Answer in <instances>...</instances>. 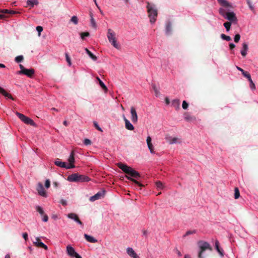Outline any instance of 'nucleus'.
I'll use <instances>...</instances> for the list:
<instances>
[{
	"mask_svg": "<svg viewBox=\"0 0 258 258\" xmlns=\"http://www.w3.org/2000/svg\"><path fill=\"white\" fill-rule=\"evenodd\" d=\"M117 167L121 169L126 174L130 175V176H128L127 175L125 177L131 181L134 182L136 184L140 187H143L144 185L138 182L135 178L138 179L140 177V173L132 168L131 167L128 166L127 165L124 164L121 162H119L116 164Z\"/></svg>",
	"mask_w": 258,
	"mask_h": 258,
	"instance_id": "1",
	"label": "nucleus"
},
{
	"mask_svg": "<svg viewBox=\"0 0 258 258\" xmlns=\"http://www.w3.org/2000/svg\"><path fill=\"white\" fill-rule=\"evenodd\" d=\"M219 14L225 19L228 20V22L236 24L237 22L235 14L233 12H228V10L221 8L219 10Z\"/></svg>",
	"mask_w": 258,
	"mask_h": 258,
	"instance_id": "2",
	"label": "nucleus"
},
{
	"mask_svg": "<svg viewBox=\"0 0 258 258\" xmlns=\"http://www.w3.org/2000/svg\"><path fill=\"white\" fill-rule=\"evenodd\" d=\"M198 245L199 248L198 258H205L204 253L206 250H212V248L209 243L203 240H200L198 242Z\"/></svg>",
	"mask_w": 258,
	"mask_h": 258,
	"instance_id": "3",
	"label": "nucleus"
},
{
	"mask_svg": "<svg viewBox=\"0 0 258 258\" xmlns=\"http://www.w3.org/2000/svg\"><path fill=\"white\" fill-rule=\"evenodd\" d=\"M147 8L150 21L151 23H154L156 21L158 15L157 10L155 6L150 4L149 3H147Z\"/></svg>",
	"mask_w": 258,
	"mask_h": 258,
	"instance_id": "4",
	"label": "nucleus"
},
{
	"mask_svg": "<svg viewBox=\"0 0 258 258\" xmlns=\"http://www.w3.org/2000/svg\"><path fill=\"white\" fill-rule=\"evenodd\" d=\"M67 180L71 182H87L90 180V178L85 175L74 173L69 175Z\"/></svg>",
	"mask_w": 258,
	"mask_h": 258,
	"instance_id": "5",
	"label": "nucleus"
},
{
	"mask_svg": "<svg viewBox=\"0 0 258 258\" xmlns=\"http://www.w3.org/2000/svg\"><path fill=\"white\" fill-rule=\"evenodd\" d=\"M115 32L111 29L107 30V37L109 42L116 49H119L120 45L117 43Z\"/></svg>",
	"mask_w": 258,
	"mask_h": 258,
	"instance_id": "6",
	"label": "nucleus"
},
{
	"mask_svg": "<svg viewBox=\"0 0 258 258\" xmlns=\"http://www.w3.org/2000/svg\"><path fill=\"white\" fill-rule=\"evenodd\" d=\"M19 66L21 70L18 72V74H24L30 78L32 77V76L34 75L35 73V71L34 69H26L22 64H20Z\"/></svg>",
	"mask_w": 258,
	"mask_h": 258,
	"instance_id": "7",
	"label": "nucleus"
},
{
	"mask_svg": "<svg viewBox=\"0 0 258 258\" xmlns=\"http://www.w3.org/2000/svg\"><path fill=\"white\" fill-rule=\"evenodd\" d=\"M16 114L17 115V116L25 123L27 124H30L32 126H34L35 125V123L32 119L27 117L24 114L18 112H17Z\"/></svg>",
	"mask_w": 258,
	"mask_h": 258,
	"instance_id": "8",
	"label": "nucleus"
},
{
	"mask_svg": "<svg viewBox=\"0 0 258 258\" xmlns=\"http://www.w3.org/2000/svg\"><path fill=\"white\" fill-rule=\"evenodd\" d=\"M36 190L38 191V193L39 195L41 196L46 197H47V194L46 191L44 189V188L43 187V185L42 183L41 182H39L37 184Z\"/></svg>",
	"mask_w": 258,
	"mask_h": 258,
	"instance_id": "9",
	"label": "nucleus"
},
{
	"mask_svg": "<svg viewBox=\"0 0 258 258\" xmlns=\"http://www.w3.org/2000/svg\"><path fill=\"white\" fill-rule=\"evenodd\" d=\"M131 120L134 123H136L138 122V117L137 111L134 107L132 106L131 108Z\"/></svg>",
	"mask_w": 258,
	"mask_h": 258,
	"instance_id": "10",
	"label": "nucleus"
},
{
	"mask_svg": "<svg viewBox=\"0 0 258 258\" xmlns=\"http://www.w3.org/2000/svg\"><path fill=\"white\" fill-rule=\"evenodd\" d=\"M33 243L37 247L43 248L45 250L48 249L47 246L41 242L39 237L36 238V241L33 242Z\"/></svg>",
	"mask_w": 258,
	"mask_h": 258,
	"instance_id": "11",
	"label": "nucleus"
},
{
	"mask_svg": "<svg viewBox=\"0 0 258 258\" xmlns=\"http://www.w3.org/2000/svg\"><path fill=\"white\" fill-rule=\"evenodd\" d=\"M67 251L68 254L72 257H75L77 254H78L76 252L75 249L70 245L67 246Z\"/></svg>",
	"mask_w": 258,
	"mask_h": 258,
	"instance_id": "12",
	"label": "nucleus"
},
{
	"mask_svg": "<svg viewBox=\"0 0 258 258\" xmlns=\"http://www.w3.org/2000/svg\"><path fill=\"white\" fill-rule=\"evenodd\" d=\"M68 161L70 163L69 165H68L67 169H71L75 167V165L74 163L75 162V158H74V151L71 152V155L69 156L68 159Z\"/></svg>",
	"mask_w": 258,
	"mask_h": 258,
	"instance_id": "13",
	"label": "nucleus"
},
{
	"mask_svg": "<svg viewBox=\"0 0 258 258\" xmlns=\"http://www.w3.org/2000/svg\"><path fill=\"white\" fill-rule=\"evenodd\" d=\"M104 192L103 191V192L99 191L97 194H96L95 195H94L93 196L91 197L90 198L89 200L91 202H94L97 200H98V199H101V198H103L104 197Z\"/></svg>",
	"mask_w": 258,
	"mask_h": 258,
	"instance_id": "14",
	"label": "nucleus"
},
{
	"mask_svg": "<svg viewBox=\"0 0 258 258\" xmlns=\"http://www.w3.org/2000/svg\"><path fill=\"white\" fill-rule=\"evenodd\" d=\"M123 119L125 122V127L126 129L130 131H133L134 130V126L130 122V121L125 117L124 115L123 116Z\"/></svg>",
	"mask_w": 258,
	"mask_h": 258,
	"instance_id": "15",
	"label": "nucleus"
},
{
	"mask_svg": "<svg viewBox=\"0 0 258 258\" xmlns=\"http://www.w3.org/2000/svg\"><path fill=\"white\" fill-rule=\"evenodd\" d=\"M67 217L71 219L74 220L75 221L77 222L80 225H82V222L80 220L78 215L75 213H70L68 214Z\"/></svg>",
	"mask_w": 258,
	"mask_h": 258,
	"instance_id": "16",
	"label": "nucleus"
},
{
	"mask_svg": "<svg viewBox=\"0 0 258 258\" xmlns=\"http://www.w3.org/2000/svg\"><path fill=\"white\" fill-rule=\"evenodd\" d=\"M0 93L6 97H8V98H10L13 100H15V99L12 97V96L10 93L7 92V91L1 87Z\"/></svg>",
	"mask_w": 258,
	"mask_h": 258,
	"instance_id": "17",
	"label": "nucleus"
},
{
	"mask_svg": "<svg viewBox=\"0 0 258 258\" xmlns=\"http://www.w3.org/2000/svg\"><path fill=\"white\" fill-rule=\"evenodd\" d=\"M248 49V45L246 43H243L242 44V48L240 52L242 56L245 57L246 55Z\"/></svg>",
	"mask_w": 258,
	"mask_h": 258,
	"instance_id": "18",
	"label": "nucleus"
},
{
	"mask_svg": "<svg viewBox=\"0 0 258 258\" xmlns=\"http://www.w3.org/2000/svg\"><path fill=\"white\" fill-rule=\"evenodd\" d=\"M218 3L222 6L226 8H232L231 4L226 0H217Z\"/></svg>",
	"mask_w": 258,
	"mask_h": 258,
	"instance_id": "19",
	"label": "nucleus"
},
{
	"mask_svg": "<svg viewBox=\"0 0 258 258\" xmlns=\"http://www.w3.org/2000/svg\"><path fill=\"white\" fill-rule=\"evenodd\" d=\"M54 163L57 166L67 169L68 165H66V163L64 162L60 161L58 159H57Z\"/></svg>",
	"mask_w": 258,
	"mask_h": 258,
	"instance_id": "20",
	"label": "nucleus"
},
{
	"mask_svg": "<svg viewBox=\"0 0 258 258\" xmlns=\"http://www.w3.org/2000/svg\"><path fill=\"white\" fill-rule=\"evenodd\" d=\"M38 3V0H27V7L33 8L35 5H37Z\"/></svg>",
	"mask_w": 258,
	"mask_h": 258,
	"instance_id": "21",
	"label": "nucleus"
},
{
	"mask_svg": "<svg viewBox=\"0 0 258 258\" xmlns=\"http://www.w3.org/2000/svg\"><path fill=\"white\" fill-rule=\"evenodd\" d=\"M126 252L127 253L132 257H135L137 255V253L135 252V251L134 250V249L131 247H128L126 249Z\"/></svg>",
	"mask_w": 258,
	"mask_h": 258,
	"instance_id": "22",
	"label": "nucleus"
},
{
	"mask_svg": "<svg viewBox=\"0 0 258 258\" xmlns=\"http://www.w3.org/2000/svg\"><path fill=\"white\" fill-rule=\"evenodd\" d=\"M84 237L87 241L91 243H95L97 242V239H95L93 237L88 235L87 234H84Z\"/></svg>",
	"mask_w": 258,
	"mask_h": 258,
	"instance_id": "23",
	"label": "nucleus"
},
{
	"mask_svg": "<svg viewBox=\"0 0 258 258\" xmlns=\"http://www.w3.org/2000/svg\"><path fill=\"white\" fill-rule=\"evenodd\" d=\"M171 23L170 22H167L166 24V33L167 34H169L171 32Z\"/></svg>",
	"mask_w": 258,
	"mask_h": 258,
	"instance_id": "24",
	"label": "nucleus"
},
{
	"mask_svg": "<svg viewBox=\"0 0 258 258\" xmlns=\"http://www.w3.org/2000/svg\"><path fill=\"white\" fill-rule=\"evenodd\" d=\"M85 50L87 53V54L94 61L96 60L97 58V57L94 55L88 48H85Z\"/></svg>",
	"mask_w": 258,
	"mask_h": 258,
	"instance_id": "25",
	"label": "nucleus"
},
{
	"mask_svg": "<svg viewBox=\"0 0 258 258\" xmlns=\"http://www.w3.org/2000/svg\"><path fill=\"white\" fill-rule=\"evenodd\" d=\"M215 248L216 249V250H217V251L219 252V253L221 255V256H223V253L222 252V250L219 247V243L218 242V240H216L215 241Z\"/></svg>",
	"mask_w": 258,
	"mask_h": 258,
	"instance_id": "26",
	"label": "nucleus"
},
{
	"mask_svg": "<svg viewBox=\"0 0 258 258\" xmlns=\"http://www.w3.org/2000/svg\"><path fill=\"white\" fill-rule=\"evenodd\" d=\"M96 79L98 81L100 86L101 88L105 91H107V88L106 86L105 85L104 83L99 79V77H96Z\"/></svg>",
	"mask_w": 258,
	"mask_h": 258,
	"instance_id": "27",
	"label": "nucleus"
},
{
	"mask_svg": "<svg viewBox=\"0 0 258 258\" xmlns=\"http://www.w3.org/2000/svg\"><path fill=\"white\" fill-rule=\"evenodd\" d=\"M231 24L232 23L229 22H226L224 23L223 25L225 28L227 32H228L230 30Z\"/></svg>",
	"mask_w": 258,
	"mask_h": 258,
	"instance_id": "28",
	"label": "nucleus"
},
{
	"mask_svg": "<svg viewBox=\"0 0 258 258\" xmlns=\"http://www.w3.org/2000/svg\"><path fill=\"white\" fill-rule=\"evenodd\" d=\"M240 197V192L237 187L234 189V198L237 199Z\"/></svg>",
	"mask_w": 258,
	"mask_h": 258,
	"instance_id": "29",
	"label": "nucleus"
},
{
	"mask_svg": "<svg viewBox=\"0 0 258 258\" xmlns=\"http://www.w3.org/2000/svg\"><path fill=\"white\" fill-rule=\"evenodd\" d=\"M65 56L66 58V61H67L68 65L69 66H71L72 65L71 59L68 53H65Z\"/></svg>",
	"mask_w": 258,
	"mask_h": 258,
	"instance_id": "30",
	"label": "nucleus"
},
{
	"mask_svg": "<svg viewBox=\"0 0 258 258\" xmlns=\"http://www.w3.org/2000/svg\"><path fill=\"white\" fill-rule=\"evenodd\" d=\"M90 23L92 27L95 29L97 28V25L94 18L90 19Z\"/></svg>",
	"mask_w": 258,
	"mask_h": 258,
	"instance_id": "31",
	"label": "nucleus"
},
{
	"mask_svg": "<svg viewBox=\"0 0 258 258\" xmlns=\"http://www.w3.org/2000/svg\"><path fill=\"white\" fill-rule=\"evenodd\" d=\"M36 209L37 211L38 212L41 216H43L44 214V211L41 207L37 206H36Z\"/></svg>",
	"mask_w": 258,
	"mask_h": 258,
	"instance_id": "32",
	"label": "nucleus"
},
{
	"mask_svg": "<svg viewBox=\"0 0 258 258\" xmlns=\"http://www.w3.org/2000/svg\"><path fill=\"white\" fill-rule=\"evenodd\" d=\"M221 37L222 39L225 40L227 41H229L231 40V37L229 36H227L224 34L221 35Z\"/></svg>",
	"mask_w": 258,
	"mask_h": 258,
	"instance_id": "33",
	"label": "nucleus"
},
{
	"mask_svg": "<svg viewBox=\"0 0 258 258\" xmlns=\"http://www.w3.org/2000/svg\"><path fill=\"white\" fill-rule=\"evenodd\" d=\"M184 118L186 121H190L192 119V117L188 113H186L184 114Z\"/></svg>",
	"mask_w": 258,
	"mask_h": 258,
	"instance_id": "34",
	"label": "nucleus"
},
{
	"mask_svg": "<svg viewBox=\"0 0 258 258\" xmlns=\"http://www.w3.org/2000/svg\"><path fill=\"white\" fill-rule=\"evenodd\" d=\"M24 59V57L23 55H19L15 57V61L17 62H20L22 61Z\"/></svg>",
	"mask_w": 258,
	"mask_h": 258,
	"instance_id": "35",
	"label": "nucleus"
},
{
	"mask_svg": "<svg viewBox=\"0 0 258 258\" xmlns=\"http://www.w3.org/2000/svg\"><path fill=\"white\" fill-rule=\"evenodd\" d=\"M71 21L74 23L75 25H77L78 23V19L77 16H74L71 19Z\"/></svg>",
	"mask_w": 258,
	"mask_h": 258,
	"instance_id": "36",
	"label": "nucleus"
},
{
	"mask_svg": "<svg viewBox=\"0 0 258 258\" xmlns=\"http://www.w3.org/2000/svg\"><path fill=\"white\" fill-rule=\"evenodd\" d=\"M172 105L174 106H177L179 107L180 105V100L179 99H174L172 101Z\"/></svg>",
	"mask_w": 258,
	"mask_h": 258,
	"instance_id": "37",
	"label": "nucleus"
},
{
	"mask_svg": "<svg viewBox=\"0 0 258 258\" xmlns=\"http://www.w3.org/2000/svg\"><path fill=\"white\" fill-rule=\"evenodd\" d=\"M156 185L158 189H162L164 187L163 183L161 181H159L156 182Z\"/></svg>",
	"mask_w": 258,
	"mask_h": 258,
	"instance_id": "38",
	"label": "nucleus"
},
{
	"mask_svg": "<svg viewBox=\"0 0 258 258\" xmlns=\"http://www.w3.org/2000/svg\"><path fill=\"white\" fill-rule=\"evenodd\" d=\"M249 87H250V89L251 90H255V85H254V83L253 82L252 79H250V80H249Z\"/></svg>",
	"mask_w": 258,
	"mask_h": 258,
	"instance_id": "39",
	"label": "nucleus"
},
{
	"mask_svg": "<svg viewBox=\"0 0 258 258\" xmlns=\"http://www.w3.org/2000/svg\"><path fill=\"white\" fill-rule=\"evenodd\" d=\"M147 145H148V147L150 151V152L151 153H154V147H153L152 143H149V144H147Z\"/></svg>",
	"mask_w": 258,
	"mask_h": 258,
	"instance_id": "40",
	"label": "nucleus"
},
{
	"mask_svg": "<svg viewBox=\"0 0 258 258\" xmlns=\"http://www.w3.org/2000/svg\"><path fill=\"white\" fill-rule=\"evenodd\" d=\"M243 76L245 77L246 78H247L248 79V80H250V79H251V76H250V75L249 74V73L246 71H245L244 72V73L243 74H242Z\"/></svg>",
	"mask_w": 258,
	"mask_h": 258,
	"instance_id": "41",
	"label": "nucleus"
},
{
	"mask_svg": "<svg viewBox=\"0 0 258 258\" xmlns=\"http://www.w3.org/2000/svg\"><path fill=\"white\" fill-rule=\"evenodd\" d=\"M81 35V37L82 39H84L85 37H88L89 36L90 34L89 32H82L80 34Z\"/></svg>",
	"mask_w": 258,
	"mask_h": 258,
	"instance_id": "42",
	"label": "nucleus"
},
{
	"mask_svg": "<svg viewBox=\"0 0 258 258\" xmlns=\"http://www.w3.org/2000/svg\"><path fill=\"white\" fill-rule=\"evenodd\" d=\"M196 232V231L195 230H189V231H187L186 233L183 235V237H185L186 236H188L190 234H195V233Z\"/></svg>",
	"mask_w": 258,
	"mask_h": 258,
	"instance_id": "43",
	"label": "nucleus"
},
{
	"mask_svg": "<svg viewBox=\"0 0 258 258\" xmlns=\"http://www.w3.org/2000/svg\"><path fill=\"white\" fill-rule=\"evenodd\" d=\"M240 35L239 34L235 35L234 40L235 43H238L240 40Z\"/></svg>",
	"mask_w": 258,
	"mask_h": 258,
	"instance_id": "44",
	"label": "nucleus"
},
{
	"mask_svg": "<svg viewBox=\"0 0 258 258\" xmlns=\"http://www.w3.org/2000/svg\"><path fill=\"white\" fill-rule=\"evenodd\" d=\"M36 30L38 32V35L40 36L41 32L43 31V28L42 26H38L36 27Z\"/></svg>",
	"mask_w": 258,
	"mask_h": 258,
	"instance_id": "45",
	"label": "nucleus"
},
{
	"mask_svg": "<svg viewBox=\"0 0 258 258\" xmlns=\"http://www.w3.org/2000/svg\"><path fill=\"white\" fill-rule=\"evenodd\" d=\"M188 104L186 102V101H183L182 102V107L183 109H186L188 108Z\"/></svg>",
	"mask_w": 258,
	"mask_h": 258,
	"instance_id": "46",
	"label": "nucleus"
},
{
	"mask_svg": "<svg viewBox=\"0 0 258 258\" xmlns=\"http://www.w3.org/2000/svg\"><path fill=\"white\" fill-rule=\"evenodd\" d=\"M178 139L177 138H173L170 141L169 143L171 144H174L177 142Z\"/></svg>",
	"mask_w": 258,
	"mask_h": 258,
	"instance_id": "47",
	"label": "nucleus"
},
{
	"mask_svg": "<svg viewBox=\"0 0 258 258\" xmlns=\"http://www.w3.org/2000/svg\"><path fill=\"white\" fill-rule=\"evenodd\" d=\"M84 144L85 145H90L91 144V141L88 139H85L84 141Z\"/></svg>",
	"mask_w": 258,
	"mask_h": 258,
	"instance_id": "48",
	"label": "nucleus"
},
{
	"mask_svg": "<svg viewBox=\"0 0 258 258\" xmlns=\"http://www.w3.org/2000/svg\"><path fill=\"white\" fill-rule=\"evenodd\" d=\"M247 3L249 6V8L250 9V10H253L254 8H253V7L252 5V3L251 2L250 0H247Z\"/></svg>",
	"mask_w": 258,
	"mask_h": 258,
	"instance_id": "49",
	"label": "nucleus"
},
{
	"mask_svg": "<svg viewBox=\"0 0 258 258\" xmlns=\"http://www.w3.org/2000/svg\"><path fill=\"white\" fill-rule=\"evenodd\" d=\"M45 187L48 188L50 187V182L49 181V179H47L46 181H45Z\"/></svg>",
	"mask_w": 258,
	"mask_h": 258,
	"instance_id": "50",
	"label": "nucleus"
},
{
	"mask_svg": "<svg viewBox=\"0 0 258 258\" xmlns=\"http://www.w3.org/2000/svg\"><path fill=\"white\" fill-rule=\"evenodd\" d=\"M93 124H94V126L95 127V128H96L97 130H98V131H100V132H102V129H101V128L99 126V125H98V124L97 123V122H94Z\"/></svg>",
	"mask_w": 258,
	"mask_h": 258,
	"instance_id": "51",
	"label": "nucleus"
},
{
	"mask_svg": "<svg viewBox=\"0 0 258 258\" xmlns=\"http://www.w3.org/2000/svg\"><path fill=\"white\" fill-rule=\"evenodd\" d=\"M42 216H43V219H42L43 221L45 222H47L48 220V217L47 215L44 214Z\"/></svg>",
	"mask_w": 258,
	"mask_h": 258,
	"instance_id": "52",
	"label": "nucleus"
},
{
	"mask_svg": "<svg viewBox=\"0 0 258 258\" xmlns=\"http://www.w3.org/2000/svg\"><path fill=\"white\" fill-rule=\"evenodd\" d=\"M23 238L25 239V240L26 241L28 240V234L27 233H24L23 234Z\"/></svg>",
	"mask_w": 258,
	"mask_h": 258,
	"instance_id": "53",
	"label": "nucleus"
},
{
	"mask_svg": "<svg viewBox=\"0 0 258 258\" xmlns=\"http://www.w3.org/2000/svg\"><path fill=\"white\" fill-rule=\"evenodd\" d=\"M60 203L63 205V206H66L67 205V202L66 200H61L60 201Z\"/></svg>",
	"mask_w": 258,
	"mask_h": 258,
	"instance_id": "54",
	"label": "nucleus"
},
{
	"mask_svg": "<svg viewBox=\"0 0 258 258\" xmlns=\"http://www.w3.org/2000/svg\"><path fill=\"white\" fill-rule=\"evenodd\" d=\"M0 12L2 13H4V14H9V10L5 9V10H2L0 11Z\"/></svg>",
	"mask_w": 258,
	"mask_h": 258,
	"instance_id": "55",
	"label": "nucleus"
},
{
	"mask_svg": "<svg viewBox=\"0 0 258 258\" xmlns=\"http://www.w3.org/2000/svg\"><path fill=\"white\" fill-rule=\"evenodd\" d=\"M18 13H19V12L15 11H13V10H9V14H11V15L18 14Z\"/></svg>",
	"mask_w": 258,
	"mask_h": 258,
	"instance_id": "56",
	"label": "nucleus"
},
{
	"mask_svg": "<svg viewBox=\"0 0 258 258\" xmlns=\"http://www.w3.org/2000/svg\"><path fill=\"white\" fill-rule=\"evenodd\" d=\"M152 143V139L150 136H148L147 138V143Z\"/></svg>",
	"mask_w": 258,
	"mask_h": 258,
	"instance_id": "57",
	"label": "nucleus"
},
{
	"mask_svg": "<svg viewBox=\"0 0 258 258\" xmlns=\"http://www.w3.org/2000/svg\"><path fill=\"white\" fill-rule=\"evenodd\" d=\"M236 69H237L238 71H240V72L242 73V74H243L244 73V72H245V71H244L242 69H241V68H240V67H237H237H236Z\"/></svg>",
	"mask_w": 258,
	"mask_h": 258,
	"instance_id": "58",
	"label": "nucleus"
},
{
	"mask_svg": "<svg viewBox=\"0 0 258 258\" xmlns=\"http://www.w3.org/2000/svg\"><path fill=\"white\" fill-rule=\"evenodd\" d=\"M235 45L233 43H230L229 44V48L230 49H233L234 48H235Z\"/></svg>",
	"mask_w": 258,
	"mask_h": 258,
	"instance_id": "59",
	"label": "nucleus"
},
{
	"mask_svg": "<svg viewBox=\"0 0 258 258\" xmlns=\"http://www.w3.org/2000/svg\"><path fill=\"white\" fill-rule=\"evenodd\" d=\"M142 232H143V235H145V236H147L148 234V231H147V230H143L142 231Z\"/></svg>",
	"mask_w": 258,
	"mask_h": 258,
	"instance_id": "60",
	"label": "nucleus"
},
{
	"mask_svg": "<svg viewBox=\"0 0 258 258\" xmlns=\"http://www.w3.org/2000/svg\"><path fill=\"white\" fill-rule=\"evenodd\" d=\"M93 1L94 2L96 6V7L98 8V9L100 10V12L101 13V11L99 7L98 6V4L97 3L96 0H93Z\"/></svg>",
	"mask_w": 258,
	"mask_h": 258,
	"instance_id": "61",
	"label": "nucleus"
},
{
	"mask_svg": "<svg viewBox=\"0 0 258 258\" xmlns=\"http://www.w3.org/2000/svg\"><path fill=\"white\" fill-rule=\"evenodd\" d=\"M165 102L167 104H169L170 103V100L168 98L166 97L165 98Z\"/></svg>",
	"mask_w": 258,
	"mask_h": 258,
	"instance_id": "62",
	"label": "nucleus"
},
{
	"mask_svg": "<svg viewBox=\"0 0 258 258\" xmlns=\"http://www.w3.org/2000/svg\"><path fill=\"white\" fill-rule=\"evenodd\" d=\"M90 19L94 18L93 13L90 11L89 13Z\"/></svg>",
	"mask_w": 258,
	"mask_h": 258,
	"instance_id": "63",
	"label": "nucleus"
},
{
	"mask_svg": "<svg viewBox=\"0 0 258 258\" xmlns=\"http://www.w3.org/2000/svg\"><path fill=\"white\" fill-rule=\"evenodd\" d=\"M63 124L65 126H68V122H67L66 120H64V121L63 122Z\"/></svg>",
	"mask_w": 258,
	"mask_h": 258,
	"instance_id": "64",
	"label": "nucleus"
}]
</instances>
